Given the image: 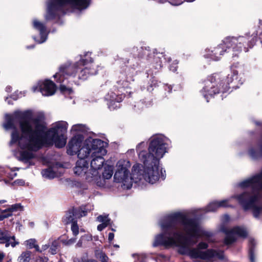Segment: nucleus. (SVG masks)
Returning a JSON list of instances; mask_svg holds the SVG:
<instances>
[{"mask_svg":"<svg viewBox=\"0 0 262 262\" xmlns=\"http://www.w3.org/2000/svg\"><path fill=\"white\" fill-rule=\"evenodd\" d=\"M98 142H100V139L89 138L84 141L82 135H76L68 143L67 153L71 156L77 155L79 158H86L90 155L91 148Z\"/></svg>","mask_w":262,"mask_h":262,"instance_id":"nucleus-8","label":"nucleus"},{"mask_svg":"<svg viewBox=\"0 0 262 262\" xmlns=\"http://www.w3.org/2000/svg\"><path fill=\"white\" fill-rule=\"evenodd\" d=\"M115 247H119V246L118 245H115Z\"/></svg>","mask_w":262,"mask_h":262,"instance_id":"nucleus-52","label":"nucleus"},{"mask_svg":"<svg viewBox=\"0 0 262 262\" xmlns=\"http://www.w3.org/2000/svg\"><path fill=\"white\" fill-rule=\"evenodd\" d=\"M5 218H6V216H3L2 213L0 214V221H3Z\"/></svg>","mask_w":262,"mask_h":262,"instance_id":"nucleus-47","label":"nucleus"},{"mask_svg":"<svg viewBox=\"0 0 262 262\" xmlns=\"http://www.w3.org/2000/svg\"><path fill=\"white\" fill-rule=\"evenodd\" d=\"M182 3H183V1L182 0H179V2L176 3H173V5H180L181 4H182Z\"/></svg>","mask_w":262,"mask_h":262,"instance_id":"nucleus-46","label":"nucleus"},{"mask_svg":"<svg viewBox=\"0 0 262 262\" xmlns=\"http://www.w3.org/2000/svg\"><path fill=\"white\" fill-rule=\"evenodd\" d=\"M95 255L98 259H99L101 262H107L108 257L105 254L101 251H96Z\"/></svg>","mask_w":262,"mask_h":262,"instance_id":"nucleus-24","label":"nucleus"},{"mask_svg":"<svg viewBox=\"0 0 262 262\" xmlns=\"http://www.w3.org/2000/svg\"><path fill=\"white\" fill-rule=\"evenodd\" d=\"M97 220L99 222H101L102 223H105L106 225H108L109 224L110 220L108 217V215H99L97 217Z\"/></svg>","mask_w":262,"mask_h":262,"instance_id":"nucleus-26","label":"nucleus"},{"mask_svg":"<svg viewBox=\"0 0 262 262\" xmlns=\"http://www.w3.org/2000/svg\"><path fill=\"white\" fill-rule=\"evenodd\" d=\"M12 90L11 87L10 86H8L6 88V91L8 92H10Z\"/></svg>","mask_w":262,"mask_h":262,"instance_id":"nucleus-45","label":"nucleus"},{"mask_svg":"<svg viewBox=\"0 0 262 262\" xmlns=\"http://www.w3.org/2000/svg\"><path fill=\"white\" fill-rule=\"evenodd\" d=\"M22 210V206L20 204H15L11 205L9 208H8V210L12 214L14 211L17 210Z\"/></svg>","mask_w":262,"mask_h":262,"instance_id":"nucleus-25","label":"nucleus"},{"mask_svg":"<svg viewBox=\"0 0 262 262\" xmlns=\"http://www.w3.org/2000/svg\"><path fill=\"white\" fill-rule=\"evenodd\" d=\"M61 241L64 245L70 246V245L73 244L75 242L76 238H71L68 239H64L63 238H62L61 239Z\"/></svg>","mask_w":262,"mask_h":262,"instance_id":"nucleus-29","label":"nucleus"},{"mask_svg":"<svg viewBox=\"0 0 262 262\" xmlns=\"http://www.w3.org/2000/svg\"><path fill=\"white\" fill-rule=\"evenodd\" d=\"M74 262H88V260H86L85 258H75L74 259Z\"/></svg>","mask_w":262,"mask_h":262,"instance_id":"nucleus-33","label":"nucleus"},{"mask_svg":"<svg viewBox=\"0 0 262 262\" xmlns=\"http://www.w3.org/2000/svg\"><path fill=\"white\" fill-rule=\"evenodd\" d=\"M31 253L29 251H26L22 253L19 256L18 262H29L30 259Z\"/></svg>","mask_w":262,"mask_h":262,"instance_id":"nucleus-23","label":"nucleus"},{"mask_svg":"<svg viewBox=\"0 0 262 262\" xmlns=\"http://www.w3.org/2000/svg\"><path fill=\"white\" fill-rule=\"evenodd\" d=\"M71 131L73 133H83L86 131V127L82 124H77L72 126Z\"/></svg>","mask_w":262,"mask_h":262,"instance_id":"nucleus-21","label":"nucleus"},{"mask_svg":"<svg viewBox=\"0 0 262 262\" xmlns=\"http://www.w3.org/2000/svg\"><path fill=\"white\" fill-rule=\"evenodd\" d=\"M131 164L128 160L121 159L116 164V171L114 179L116 182L122 183L123 189L132 188L133 182L137 183L141 179L139 174L140 165L135 164L132 168V174H129V168Z\"/></svg>","mask_w":262,"mask_h":262,"instance_id":"nucleus-6","label":"nucleus"},{"mask_svg":"<svg viewBox=\"0 0 262 262\" xmlns=\"http://www.w3.org/2000/svg\"><path fill=\"white\" fill-rule=\"evenodd\" d=\"M124 96L122 95L116 94L114 92H111L106 96L105 99L108 102V107L111 110H114L118 107L115 105V102H120L122 101Z\"/></svg>","mask_w":262,"mask_h":262,"instance_id":"nucleus-17","label":"nucleus"},{"mask_svg":"<svg viewBox=\"0 0 262 262\" xmlns=\"http://www.w3.org/2000/svg\"><path fill=\"white\" fill-rule=\"evenodd\" d=\"M41 174L44 178L49 179H53L57 176L54 170L51 168L43 170L41 171Z\"/></svg>","mask_w":262,"mask_h":262,"instance_id":"nucleus-20","label":"nucleus"},{"mask_svg":"<svg viewBox=\"0 0 262 262\" xmlns=\"http://www.w3.org/2000/svg\"><path fill=\"white\" fill-rule=\"evenodd\" d=\"M113 174V167L110 165H107L104 167V170L102 173V177L100 175V180H103V184L97 185L100 187H103L105 184V180L110 179Z\"/></svg>","mask_w":262,"mask_h":262,"instance_id":"nucleus-19","label":"nucleus"},{"mask_svg":"<svg viewBox=\"0 0 262 262\" xmlns=\"http://www.w3.org/2000/svg\"><path fill=\"white\" fill-rule=\"evenodd\" d=\"M89 58L82 59L74 66L60 67L59 72L54 75V78H57L58 82H62L69 75L75 76L77 74L79 78L85 80L89 75L96 74V66Z\"/></svg>","mask_w":262,"mask_h":262,"instance_id":"nucleus-5","label":"nucleus"},{"mask_svg":"<svg viewBox=\"0 0 262 262\" xmlns=\"http://www.w3.org/2000/svg\"><path fill=\"white\" fill-rule=\"evenodd\" d=\"M9 178L10 179H13L14 177H15L16 176V173L12 172V173H8L7 175Z\"/></svg>","mask_w":262,"mask_h":262,"instance_id":"nucleus-37","label":"nucleus"},{"mask_svg":"<svg viewBox=\"0 0 262 262\" xmlns=\"http://www.w3.org/2000/svg\"><path fill=\"white\" fill-rule=\"evenodd\" d=\"M13 99H14V100H16V98H13Z\"/></svg>","mask_w":262,"mask_h":262,"instance_id":"nucleus-53","label":"nucleus"},{"mask_svg":"<svg viewBox=\"0 0 262 262\" xmlns=\"http://www.w3.org/2000/svg\"><path fill=\"white\" fill-rule=\"evenodd\" d=\"M162 233L156 236L153 243L154 247L162 245L167 248L179 247V252L187 254L192 258H201L212 260L215 258L223 259L222 251L208 250L202 251L208 247L206 243H200L197 248H190L196 241L190 237H208L211 233L205 231L194 220L189 219L186 214L176 212L165 217L161 222Z\"/></svg>","mask_w":262,"mask_h":262,"instance_id":"nucleus-2","label":"nucleus"},{"mask_svg":"<svg viewBox=\"0 0 262 262\" xmlns=\"http://www.w3.org/2000/svg\"><path fill=\"white\" fill-rule=\"evenodd\" d=\"M88 262H97V261L94 259H89Z\"/></svg>","mask_w":262,"mask_h":262,"instance_id":"nucleus-49","label":"nucleus"},{"mask_svg":"<svg viewBox=\"0 0 262 262\" xmlns=\"http://www.w3.org/2000/svg\"><path fill=\"white\" fill-rule=\"evenodd\" d=\"M25 244L28 248L32 249L34 248L36 251H39V246L36 244L35 239H30L28 241H26L25 242Z\"/></svg>","mask_w":262,"mask_h":262,"instance_id":"nucleus-22","label":"nucleus"},{"mask_svg":"<svg viewBox=\"0 0 262 262\" xmlns=\"http://www.w3.org/2000/svg\"><path fill=\"white\" fill-rule=\"evenodd\" d=\"M88 209L86 210H81L78 212H74V211H69L64 216L63 221L66 224L74 223L77 222L76 219L86 215Z\"/></svg>","mask_w":262,"mask_h":262,"instance_id":"nucleus-16","label":"nucleus"},{"mask_svg":"<svg viewBox=\"0 0 262 262\" xmlns=\"http://www.w3.org/2000/svg\"><path fill=\"white\" fill-rule=\"evenodd\" d=\"M114 237V233H110L108 234V239L109 241H110V242H111V241H112Z\"/></svg>","mask_w":262,"mask_h":262,"instance_id":"nucleus-40","label":"nucleus"},{"mask_svg":"<svg viewBox=\"0 0 262 262\" xmlns=\"http://www.w3.org/2000/svg\"><path fill=\"white\" fill-rule=\"evenodd\" d=\"M49 245H43L42 247V250H46L49 248Z\"/></svg>","mask_w":262,"mask_h":262,"instance_id":"nucleus-44","label":"nucleus"},{"mask_svg":"<svg viewBox=\"0 0 262 262\" xmlns=\"http://www.w3.org/2000/svg\"><path fill=\"white\" fill-rule=\"evenodd\" d=\"M90 4V0H49L47 3V20L54 18L60 12H62L63 8L70 5L77 9L86 8Z\"/></svg>","mask_w":262,"mask_h":262,"instance_id":"nucleus-9","label":"nucleus"},{"mask_svg":"<svg viewBox=\"0 0 262 262\" xmlns=\"http://www.w3.org/2000/svg\"><path fill=\"white\" fill-rule=\"evenodd\" d=\"M33 26L34 29L39 31L40 36V40H37L36 37H34L33 38L35 41L39 43L45 42L47 38V33L45 25L37 19H34L33 21Z\"/></svg>","mask_w":262,"mask_h":262,"instance_id":"nucleus-15","label":"nucleus"},{"mask_svg":"<svg viewBox=\"0 0 262 262\" xmlns=\"http://www.w3.org/2000/svg\"><path fill=\"white\" fill-rule=\"evenodd\" d=\"M168 139L162 135L153 136L148 147V153L143 150L146 143L141 142L137 146L139 158L144 164L143 177L145 180L154 184L160 178V172L163 180L165 178V171H162L160 166V160L167 152Z\"/></svg>","mask_w":262,"mask_h":262,"instance_id":"nucleus-3","label":"nucleus"},{"mask_svg":"<svg viewBox=\"0 0 262 262\" xmlns=\"http://www.w3.org/2000/svg\"><path fill=\"white\" fill-rule=\"evenodd\" d=\"M6 202V201L5 200H1L0 201V204H2V203H4Z\"/></svg>","mask_w":262,"mask_h":262,"instance_id":"nucleus-50","label":"nucleus"},{"mask_svg":"<svg viewBox=\"0 0 262 262\" xmlns=\"http://www.w3.org/2000/svg\"><path fill=\"white\" fill-rule=\"evenodd\" d=\"M60 90L62 92H65L66 91H71V90L68 89V88H67L64 85H61L60 86Z\"/></svg>","mask_w":262,"mask_h":262,"instance_id":"nucleus-35","label":"nucleus"},{"mask_svg":"<svg viewBox=\"0 0 262 262\" xmlns=\"http://www.w3.org/2000/svg\"><path fill=\"white\" fill-rule=\"evenodd\" d=\"M5 257V254L3 252L0 251V262H2L3 259Z\"/></svg>","mask_w":262,"mask_h":262,"instance_id":"nucleus-41","label":"nucleus"},{"mask_svg":"<svg viewBox=\"0 0 262 262\" xmlns=\"http://www.w3.org/2000/svg\"><path fill=\"white\" fill-rule=\"evenodd\" d=\"M3 126L6 130L12 129L9 144H17L14 155L24 163L31 164L30 161L35 157L34 152L45 144L54 143L59 148L66 144L68 123L56 122L47 131L45 116L41 112L16 111L12 115L6 114Z\"/></svg>","mask_w":262,"mask_h":262,"instance_id":"nucleus-1","label":"nucleus"},{"mask_svg":"<svg viewBox=\"0 0 262 262\" xmlns=\"http://www.w3.org/2000/svg\"><path fill=\"white\" fill-rule=\"evenodd\" d=\"M175 62H176L175 64H178V62L177 61H175Z\"/></svg>","mask_w":262,"mask_h":262,"instance_id":"nucleus-51","label":"nucleus"},{"mask_svg":"<svg viewBox=\"0 0 262 262\" xmlns=\"http://www.w3.org/2000/svg\"><path fill=\"white\" fill-rule=\"evenodd\" d=\"M14 183L16 185L22 186L25 184V182L23 180H17L14 182Z\"/></svg>","mask_w":262,"mask_h":262,"instance_id":"nucleus-34","label":"nucleus"},{"mask_svg":"<svg viewBox=\"0 0 262 262\" xmlns=\"http://www.w3.org/2000/svg\"><path fill=\"white\" fill-rule=\"evenodd\" d=\"M177 67L171 66L170 67V70L173 72H175L177 70Z\"/></svg>","mask_w":262,"mask_h":262,"instance_id":"nucleus-42","label":"nucleus"},{"mask_svg":"<svg viewBox=\"0 0 262 262\" xmlns=\"http://www.w3.org/2000/svg\"><path fill=\"white\" fill-rule=\"evenodd\" d=\"M1 213L2 214L3 216H6V218L12 215V214L8 210V209L3 211Z\"/></svg>","mask_w":262,"mask_h":262,"instance_id":"nucleus-31","label":"nucleus"},{"mask_svg":"<svg viewBox=\"0 0 262 262\" xmlns=\"http://www.w3.org/2000/svg\"><path fill=\"white\" fill-rule=\"evenodd\" d=\"M250 155H251L252 157H254V155H253V150H251L250 151Z\"/></svg>","mask_w":262,"mask_h":262,"instance_id":"nucleus-48","label":"nucleus"},{"mask_svg":"<svg viewBox=\"0 0 262 262\" xmlns=\"http://www.w3.org/2000/svg\"><path fill=\"white\" fill-rule=\"evenodd\" d=\"M32 91L34 92L39 91L45 96L53 95L56 91L55 84L51 80H46L39 81L36 85L32 87Z\"/></svg>","mask_w":262,"mask_h":262,"instance_id":"nucleus-11","label":"nucleus"},{"mask_svg":"<svg viewBox=\"0 0 262 262\" xmlns=\"http://www.w3.org/2000/svg\"><path fill=\"white\" fill-rule=\"evenodd\" d=\"M83 241H84L83 239H82L81 238H80V239L79 240V241L78 242V243L76 244V247H81L82 245Z\"/></svg>","mask_w":262,"mask_h":262,"instance_id":"nucleus-38","label":"nucleus"},{"mask_svg":"<svg viewBox=\"0 0 262 262\" xmlns=\"http://www.w3.org/2000/svg\"><path fill=\"white\" fill-rule=\"evenodd\" d=\"M55 246H56V247H57V246H58V243L56 241H54V242H53L52 245L51 246V247H55Z\"/></svg>","mask_w":262,"mask_h":262,"instance_id":"nucleus-43","label":"nucleus"},{"mask_svg":"<svg viewBox=\"0 0 262 262\" xmlns=\"http://www.w3.org/2000/svg\"><path fill=\"white\" fill-rule=\"evenodd\" d=\"M230 200H224L221 201H214L210 203L206 208V211H214L219 208L230 206L229 204Z\"/></svg>","mask_w":262,"mask_h":262,"instance_id":"nucleus-18","label":"nucleus"},{"mask_svg":"<svg viewBox=\"0 0 262 262\" xmlns=\"http://www.w3.org/2000/svg\"><path fill=\"white\" fill-rule=\"evenodd\" d=\"M246 39L243 37H227L222 43L215 48H211L207 49L205 50L204 57L206 58H210L213 60H219L221 59L224 52L226 51L224 48L226 47L229 49L230 47L232 48V51L235 52L233 55L236 56L242 51V48L244 42H245Z\"/></svg>","mask_w":262,"mask_h":262,"instance_id":"nucleus-7","label":"nucleus"},{"mask_svg":"<svg viewBox=\"0 0 262 262\" xmlns=\"http://www.w3.org/2000/svg\"><path fill=\"white\" fill-rule=\"evenodd\" d=\"M0 244H5L6 247L10 246L14 247L18 244V242L16 241L15 236L11 235L9 231L0 229Z\"/></svg>","mask_w":262,"mask_h":262,"instance_id":"nucleus-13","label":"nucleus"},{"mask_svg":"<svg viewBox=\"0 0 262 262\" xmlns=\"http://www.w3.org/2000/svg\"><path fill=\"white\" fill-rule=\"evenodd\" d=\"M71 230L74 236H76L79 233V227L77 224V222L72 224Z\"/></svg>","mask_w":262,"mask_h":262,"instance_id":"nucleus-27","label":"nucleus"},{"mask_svg":"<svg viewBox=\"0 0 262 262\" xmlns=\"http://www.w3.org/2000/svg\"><path fill=\"white\" fill-rule=\"evenodd\" d=\"M251 247H250V250H249V257H250V260L251 262H254V252H253V247H252V246L254 244V241H251Z\"/></svg>","mask_w":262,"mask_h":262,"instance_id":"nucleus-28","label":"nucleus"},{"mask_svg":"<svg viewBox=\"0 0 262 262\" xmlns=\"http://www.w3.org/2000/svg\"><path fill=\"white\" fill-rule=\"evenodd\" d=\"M56 250H57V247L56 246L51 247L49 251L52 254H55L56 253Z\"/></svg>","mask_w":262,"mask_h":262,"instance_id":"nucleus-36","label":"nucleus"},{"mask_svg":"<svg viewBox=\"0 0 262 262\" xmlns=\"http://www.w3.org/2000/svg\"><path fill=\"white\" fill-rule=\"evenodd\" d=\"M85 158H79V160L76 162V165L74 168V173L78 176H82L85 175L88 172V165L89 164L85 160Z\"/></svg>","mask_w":262,"mask_h":262,"instance_id":"nucleus-14","label":"nucleus"},{"mask_svg":"<svg viewBox=\"0 0 262 262\" xmlns=\"http://www.w3.org/2000/svg\"><path fill=\"white\" fill-rule=\"evenodd\" d=\"M247 232L245 228L240 227H235L229 231L225 239V243L227 245L231 244L234 242L237 237H246Z\"/></svg>","mask_w":262,"mask_h":262,"instance_id":"nucleus-12","label":"nucleus"},{"mask_svg":"<svg viewBox=\"0 0 262 262\" xmlns=\"http://www.w3.org/2000/svg\"><path fill=\"white\" fill-rule=\"evenodd\" d=\"M98 142L91 150V167L86 174V180L89 183L102 185L103 181L100 180L99 170L102 168L105 162L103 157L106 154L105 148L107 143L100 139V142Z\"/></svg>","mask_w":262,"mask_h":262,"instance_id":"nucleus-4","label":"nucleus"},{"mask_svg":"<svg viewBox=\"0 0 262 262\" xmlns=\"http://www.w3.org/2000/svg\"><path fill=\"white\" fill-rule=\"evenodd\" d=\"M84 241H90L92 240V236L90 234H85L81 237Z\"/></svg>","mask_w":262,"mask_h":262,"instance_id":"nucleus-30","label":"nucleus"},{"mask_svg":"<svg viewBox=\"0 0 262 262\" xmlns=\"http://www.w3.org/2000/svg\"><path fill=\"white\" fill-rule=\"evenodd\" d=\"M237 74L236 72H234V75H232L230 77L228 76L226 81H222L220 83V88H215L217 86L215 80L219 79V75L217 74L213 75L208 78L205 81V85L202 90L201 92L204 97L206 99L207 101H208L209 97H212L214 94L219 93V92H225L228 89V84L231 82L234 79V77H235Z\"/></svg>","mask_w":262,"mask_h":262,"instance_id":"nucleus-10","label":"nucleus"},{"mask_svg":"<svg viewBox=\"0 0 262 262\" xmlns=\"http://www.w3.org/2000/svg\"><path fill=\"white\" fill-rule=\"evenodd\" d=\"M107 225H106L105 223H102L101 224H99L97 226V229L99 231H102L103 229H104Z\"/></svg>","mask_w":262,"mask_h":262,"instance_id":"nucleus-32","label":"nucleus"},{"mask_svg":"<svg viewBox=\"0 0 262 262\" xmlns=\"http://www.w3.org/2000/svg\"><path fill=\"white\" fill-rule=\"evenodd\" d=\"M223 222H226L229 220V216L228 215H224L222 217Z\"/></svg>","mask_w":262,"mask_h":262,"instance_id":"nucleus-39","label":"nucleus"}]
</instances>
